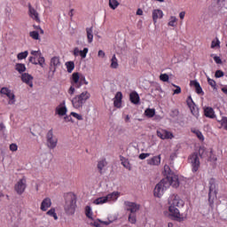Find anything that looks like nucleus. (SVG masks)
Wrapping results in <instances>:
<instances>
[{
  "instance_id": "nucleus-33",
  "label": "nucleus",
  "mask_w": 227,
  "mask_h": 227,
  "mask_svg": "<svg viewBox=\"0 0 227 227\" xmlns=\"http://www.w3.org/2000/svg\"><path fill=\"white\" fill-rule=\"evenodd\" d=\"M110 68H114V69L118 68V59H116V55H113L111 59Z\"/></svg>"
},
{
  "instance_id": "nucleus-21",
  "label": "nucleus",
  "mask_w": 227,
  "mask_h": 227,
  "mask_svg": "<svg viewBox=\"0 0 227 227\" xmlns=\"http://www.w3.org/2000/svg\"><path fill=\"white\" fill-rule=\"evenodd\" d=\"M162 17H164V12H162V10L155 9L153 11V20L154 24L157 23V20H159V19H162Z\"/></svg>"
},
{
  "instance_id": "nucleus-27",
  "label": "nucleus",
  "mask_w": 227,
  "mask_h": 227,
  "mask_svg": "<svg viewBox=\"0 0 227 227\" xmlns=\"http://www.w3.org/2000/svg\"><path fill=\"white\" fill-rule=\"evenodd\" d=\"M113 223V220H108V221H102V220H98L95 221L92 224L95 227H102V226H109Z\"/></svg>"
},
{
  "instance_id": "nucleus-38",
  "label": "nucleus",
  "mask_w": 227,
  "mask_h": 227,
  "mask_svg": "<svg viewBox=\"0 0 227 227\" xmlns=\"http://www.w3.org/2000/svg\"><path fill=\"white\" fill-rule=\"evenodd\" d=\"M192 132L195 134L200 141H205V137L203 136V133H201V131H200L199 129H192Z\"/></svg>"
},
{
  "instance_id": "nucleus-51",
  "label": "nucleus",
  "mask_w": 227,
  "mask_h": 227,
  "mask_svg": "<svg viewBox=\"0 0 227 227\" xmlns=\"http://www.w3.org/2000/svg\"><path fill=\"white\" fill-rule=\"evenodd\" d=\"M164 171L167 176H169V175H173V173H171V168H169V165L164 166Z\"/></svg>"
},
{
  "instance_id": "nucleus-59",
  "label": "nucleus",
  "mask_w": 227,
  "mask_h": 227,
  "mask_svg": "<svg viewBox=\"0 0 227 227\" xmlns=\"http://www.w3.org/2000/svg\"><path fill=\"white\" fill-rule=\"evenodd\" d=\"M149 155L150 153H142L139 154L138 159H140V160H145V159L148 158Z\"/></svg>"
},
{
  "instance_id": "nucleus-13",
  "label": "nucleus",
  "mask_w": 227,
  "mask_h": 227,
  "mask_svg": "<svg viewBox=\"0 0 227 227\" xmlns=\"http://www.w3.org/2000/svg\"><path fill=\"white\" fill-rule=\"evenodd\" d=\"M51 207H52V200L51 198L46 197L41 202L40 210H42V212H47Z\"/></svg>"
},
{
  "instance_id": "nucleus-37",
  "label": "nucleus",
  "mask_w": 227,
  "mask_h": 227,
  "mask_svg": "<svg viewBox=\"0 0 227 227\" xmlns=\"http://www.w3.org/2000/svg\"><path fill=\"white\" fill-rule=\"evenodd\" d=\"M145 116H147L148 118H153L155 116V109H152V108H147L145 111Z\"/></svg>"
},
{
  "instance_id": "nucleus-62",
  "label": "nucleus",
  "mask_w": 227,
  "mask_h": 227,
  "mask_svg": "<svg viewBox=\"0 0 227 227\" xmlns=\"http://www.w3.org/2000/svg\"><path fill=\"white\" fill-rule=\"evenodd\" d=\"M68 93L69 95H74V93H75V88L74 87V85L72 84V86L69 88L68 90Z\"/></svg>"
},
{
  "instance_id": "nucleus-45",
  "label": "nucleus",
  "mask_w": 227,
  "mask_h": 227,
  "mask_svg": "<svg viewBox=\"0 0 227 227\" xmlns=\"http://www.w3.org/2000/svg\"><path fill=\"white\" fill-rule=\"evenodd\" d=\"M207 83L209 84V86H211V88H213V90H217V83L214 79L207 77Z\"/></svg>"
},
{
  "instance_id": "nucleus-30",
  "label": "nucleus",
  "mask_w": 227,
  "mask_h": 227,
  "mask_svg": "<svg viewBox=\"0 0 227 227\" xmlns=\"http://www.w3.org/2000/svg\"><path fill=\"white\" fill-rule=\"evenodd\" d=\"M46 215H49L50 217H53L55 221H58V214L56 213V208L51 207L46 212Z\"/></svg>"
},
{
  "instance_id": "nucleus-55",
  "label": "nucleus",
  "mask_w": 227,
  "mask_h": 227,
  "mask_svg": "<svg viewBox=\"0 0 227 227\" xmlns=\"http://www.w3.org/2000/svg\"><path fill=\"white\" fill-rule=\"evenodd\" d=\"M215 77H216V79H219L221 77H224V72H223L221 70H217L215 74Z\"/></svg>"
},
{
  "instance_id": "nucleus-4",
  "label": "nucleus",
  "mask_w": 227,
  "mask_h": 227,
  "mask_svg": "<svg viewBox=\"0 0 227 227\" xmlns=\"http://www.w3.org/2000/svg\"><path fill=\"white\" fill-rule=\"evenodd\" d=\"M46 145L50 150H54L58 146V137L54 136V129H50L46 134Z\"/></svg>"
},
{
  "instance_id": "nucleus-7",
  "label": "nucleus",
  "mask_w": 227,
  "mask_h": 227,
  "mask_svg": "<svg viewBox=\"0 0 227 227\" xmlns=\"http://www.w3.org/2000/svg\"><path fill=\"white\" fill-rule=\"evenodd\" d=\"M188 160L192 166V173H197L198 169H200V156H198V153H192Z\"/></svg>"
},
{
  "instance_id": "nucleus-9",
  "label": "nucleus",
  "mask_w": 227,
  "mask_h": 227,
  "mask_svg": "<svg viewBox=\"0 0 227 227\" xmlns=\"http://www.w3.org/2000/svg\"><path fill=\"white\" fill-rule=\"evenodd\" d=\"M168 184H165L164 179L160 180L154 188V196L156 198H162L164 192L168 190Z\"/></svg>"
},
{
  "instance_id": "nucleus-29",
  "label": "nucleus",
  "mask_w": 227,
  "mask_h": 227,
  "mask_svg": "<svg viewBox=\"0 0 227 227\" xmlns=\"http://www.w3.org/2000/svg\"><path fill=\"white\" fill-rule=\"evenodd\" d=\"M65 65L68 74H72L75 68V63H74V61H67Z\"/></svg>"
},
{
  "instance_id": "nucleus-50",
  "label": "nucleus",
  "mask_w": 227,
  "mask_h": 227,
  "mask_svg": "<svg viewBox=\"0 0 227 227\" xmlns=\"http://www.w3.org/2000/svg\"><path fill=\"white\" fill-rule=\"evenodd\" d=\"M28 61L29 63H32V65H40L39 60L36 61V57H29Z\"/></svg>"
},
{
  "instance_id": "nucleus-25",
  "label": "nucleus",
  "mask_w": 227,
  "mask_h": 227,
  "mask_svg": "<svg viewBox=\"0 0 227 227\" xmlns=\"http://www.w3.org/2000/svg\"><path fill=\"white\" fill-rule=\"evenodd\" d=\"M81 81V75L79 74V73H73L72 76H71V84L73 86H79V82Z\"/></svg>"
},
{
  "instance_id": "nucleus-15",
  "label": "nucleus",
  "mask_w": 227,
  "mask_h": 227,
  "mask_svg": "<svg viewBox=\"0 0 227 227\" xmlns=\"http://www.w3.org/2000/svg\"><path fill=\"white\" fill-rule=\"evenodd\" d=\"M28 15L33 19V20H35V22H40V15L38 14V12L35 11L31 5V4H28Z\"/></svg>"
},
{
  "instance_id": "nucleus-60",
  "label": "nucleus",
  "mask_w": 227,
  "mask_h": 227,
  "mask_svg": "<svg viewBox=\"0 0 227 227\" xmlns=\"http://www.w3.org/2000/svg\"><path fill=\"white\" fill-rule=\"evenodd\" d=\"M211 155L209 156V160L215 162L217 160V157H215V155L213 154V151H210Z\"/></svg>"
},
{
  "instance_id": "nucleus-57",
  "label": "nucleus",
  "mask_w": 227,
  "mask_h": 227,
  "mask_svg": "<svg viewBox=\"0 0 227 227\" xmlns=\"http://www.w3.org/2000/svg\"><path fill=\"white\" fill-rule=\"evenodd\" d=\"M219 123H221L222 127L223 129L227 126V117H223L221 121H219Z\"/></svg>"
},
{
  "instance_id": "nucleus-63",
  "label": "nucleus",
  "mask_w": 227,
  "mask_h": 227,
  "mask_svg": "<svg viewBox=\"0 0 227 227\" xmlns=\"http://www.w3.org/2000/svg\"><path fill=\"white\" fill-rule=\"evenodd\" d=\"M80 53H81V51L79 50V48L74 49V56H79Z\"/></svg>"
},
{
  "instance_id": "nucleus-53",
  "label": "nucleus",
  "mask_w": 227,
  "mask_h": 227,
  "mask_svg": "<svg viewBox=\"0 0 227 227\" xmlns=\"http://www.w3.org/2000/svg\"><path fill=\"white\" fill-rule=\"evenodd\" d=\"M129 223H131V224H136L137 223L136 215H129Z\"/></svg>"
},
{
  "instance_id": "nucleus-26",
  "label": "nucleus",
  "mask_w": 227,
  "mask_h": 227,
  "mask_svg": "<svg viewBox=\"0 0 227 227\" xmlns=\"http://www.w3.org/2000/svg\"><path fill=\"white\" fill-rule=\"evenodd\" d=\"M120 198V192H113L112 193H109L106 196V202L107 201H116Z\"/></svg>"
},
{
  "instance_id": "nucleus-20",
  "label": "nucleus",
  "mask_w": 227,
  "mask_h": 227,
  "mask_svg": "<svg viewBox=\"0 0 227 227\" xmlns=\"http://www.w3.org/2000/svg\"><path fill=\"white\" fill-rule=\"evenodd\" d=\"M122 98H123V94H121V91H119L115 94V97L114 98V107H117L118 109H120V107H121V99Z\"/></svg>"
},
{
  "instance_id": "nucleus-16",
  "label": "nucleus",
  "mask_w": 227,
  "mask_h": 227,
  "mask_svg": "<svg viewBox=\"0 0 227 227\" xmlns=\"http://www.w3.org/2000/svg\"><path fill=\"white\" fill-rule=\"evenodd\" d=\"M50 65H51L50 70L52 72L53 74H56L57 67H59V65H61L59 57L51 58Z\"/></svg>"
},
{
  "instance_id": "nucleus-18",
  "label": "nucleus",
  "mask_w": 227,
  "mask_h": 227,
  "mask_svg": "<svg viewBox=\"0 0 227 227\" xmlns=\"http://www.w3.org/2000/svg\"><path fill=\"white\" fill-rule=\"evenodd\" d=\"M190 86H193V88H195L197 95H205V93L203 92V89L201 88V85H200V82L192 80L190 82Z\"/></svg>"
},
{
  "instance_id": "nucleus-36",
  "label": "nucleus",
  "mask_w": 227,
  "mask_h": 227,
  "mask_svg": "<svg viewBox=\"0 0 227 227\" xmlns=\"http://www.w3.org/2000/svg\"><path fill=\"white\" fill-rule=\"evenodd\" d=\"M27 56H29V51H25L18 53L17 59L20 61L22 59H26V58H27Z\"/></svg>"
},
{
  "instance_id": "nucleus-52",
  "label": "nucleus",
  "mask_w": 227,
  "mask_h": 227,
  "mask_svg": "<svg viewBox=\"0 0 227 227\" xmlns=\"http://www.w3.org/2000/svg\"><path fill=\"white\" fill-rule=\"evenodd\" d=\"M88 48H84L82 51H80V55L81 58H82V59H84V58H86L87 54H88Z\"/></svg>"
},
{
  "instance_id": "nucleus-11",
  "label": "nucleus",
  "mask_w": 227,
  "mask_h": 227,
  "mask_svg": "<svg viewBox=\"0 0 227 227\" xmlns=\"http://www.w3.org/2000/svg\"><path fill=\"white\" fill-rule=\"evenodd\" d=\"M67 113H68V108H67V103L64 100L55 108V114L67 116Z\"/></svg>"
},
{
  "instance_id": "nucleus-40",
  "label": "nucleus",
  "mask_w": 227,
  "mask_h": 227,
  "mask_svg": "<svg viewBox=\"0 0 227 227\" xmlns=\"http://www.w3.org/2000/svg\"><path fill=\"white\" fill-rule=\"evenodd\" d=\"M109 6L112 10H116L117 6H120L118 0H109Z\"/></svg>"
},
{
  "instance_id": "nucleus-44",
  "label": "nucleus",
  "mask_w": 227,
  "mask_h": 227,
  "mask_svg": "<svg viewBox=\"0 0 227 227\" xmlns=\"http://www.w3.org/2000/svg\"><path fill=\"white\" fill-rule=\"evenodd\" d=\"M215 47H221V41H219V38H215L211 43V49H215Z\"/></svg>"
},
{
  "instance_id": "nucleus-46",
  "label": "nucleus",
  "mask_w": 227,
  "mask_h": 227,
  "mask_svg": "<svg viewBox=\"0 0 227 227\" xmlns=\"http://www.w3.org/2000/svg\"><path fill=\"white\" fill-rule=\"evenodd\" d=\"M160 81H162L163 82H168L169 81V75H168V74H161L160 75Z\"/></svg>"
},
{
  "instance_id": "nucleus-35",
  "label": "nucleus",
  "mask_w": 227,
  "mask_h": 227,
  "mask_svg": "<svg viewBox=\"0 0 227 227\" xmlns=\"http://www.w3.org/2000/svg\"><path fill=\"white\" fill-rule=\"evenodd\" d=\"M94 205H104L107 203V199L106 197H99L93 201Z\"/></svg>"
},
{
  "instance_id": "nucleus-64",
  "label": "nucleus",
  "mask_w": 227,
  "mask_h": 227,
  "mask_svg": "<svg viewBox=\"0 0 227 227\" xmlns=\"http://www.w3.org/2000/svg\"><path fill=\"white\" fill-rule=\"evenodd\" d=\"M205 148H200V150H199V153H200V157H205Z\"/></svg>"
},
{
  "instance_id": "nucleus-12",
  "label": "nucleus",
  "mask_w": 227,
  "mask_h": 227,
  "mask_svg": "<svg viewBox=\"0 0 227 227\" xmlns=\"http://www.w3.org/2000/svg\"><path fill=\"white\" fill-rule=\"evenodd\" d=\"M30 54L32 55V57L39 59V65L42 68H43V67H45V58L43 57V55L42 54V51L40 50L31 51Z\"/></svg>"
},
{
  "instance_id": "nucleus-22",
  "label": "nucleus",
  "mask_w": 227,
  "mask_h": 227,
  "mask_svg": "<svg viewBox=\"0 0 227 227\" xmlns=\"http://www.w3.org/2000/svg\"><path fill=\"white\" fill-rule=\"evenodd\" d=\"M128 210L131 212V214H136L141 208L139 204H136L135 202H127Z\"/></svg>"
},
{
  "instance_id": "nucleus-54",
  "label": "nucleus",
  "mask_w": 227,
  "mask_h": 227,
  "mask_svg": "<svg viewBox=\"0 0 227 227\" xmlns=\"http://www.w3.org/2000/svg\"><path fill=\"white\" fill-rule=\"evenodd\" d=\"M71 116H74V118H76V120H79V121H82V115L75 113V112H72L71 113Z\"/></svg>"
},
{
  "instance_id": "nucleus-49",
  "label": "nucleus",
  "mask_w": 227,
  "mask_h": 227,
  "mask_svg": "<svg viewBox=\"0 0 227 227\" xmlns=\"http://www.w3.org/2000/svg\"><path fill=\"white\" fill-rule=\"evenodd\" d=\"M172 86L176 88V90H174V95H180V93H182V88H180V86H177L176 84H172Z\"/></svg>"
},
{
  "instance_id": "nucleus-42",
  "label": "nucleus",
  "mask_w": 227,
  "mask_h": 227,
  "mask_svg": "<svg viewBox=\"0 0 227 227\" xmlns=\"http://www.w3.org/2000/svg\"><path fill=\"white\" fill-rule=\"evenodd\" d=\"M178 19H176L175 16H171L169 18V21L168 23V26H170V27H175V26H176V22H177Z\"/></svg>"
},
{
  "instance_id": "nucleus-8",
  "label": "nucleus",
  "mask_w": 227,
  "mask_h": 227,
  "mask_svg": "<svg viewBox=\"0 0 227 227\" xmlns=\"http://www.w3.org/2000/svg\"><path fill=\"white\" fill-rule=\"evenodd\" d=\"M27 188V181L26 180V177L20 179L14 185V191L19 194V196H22V194L26 192Z\"/></svg>"
},
{
  "instance_id": "nucleus-24",
  "label": "nucleus",
  "mask_w": 227,
  "mask_h": 227,
  "mask_svg": "<svg viewBox=\"0 0 227 227\" xmlns=\"http://www.w3.org/2000/svg\"><path fill=\"white\" fill-rule=\"evenodd\" d=\"M129 100L131 104H135V106H137L140 102L139 94H137L136 91H133L129 94Z\"/></svg>"
},
{
  "instance_id": "nucleus-1",
  "label": "nucleus",
  "mask_w": 227,
  "mask_h": 227,
  "mask_svg": "<svg viewBox=\"0 0 227 227\" xmlns=\"http://www.w3.org/2000/svg\"><path fill=\"white\" fill-rule=\"evenodd\" d=\"M168 205L170 217H173V219H175V221H177L178 223L185 221L184 215L181 214L180 210L178 209L181 207H184V205H185V202H184V200H182L180 196H178V194H171L168 199Z\"/></svg>"
},
{
  "instance_id": "nucleus-3",
  "label": "nucleus",
  "mask_w": 227,
  "mask_h": 227,
  "mask_svg": "<svg viewBox=\"0 0 227 227\" xmlns=\"http://www.w3.org/2000/svg\"><path fill=\"white\" fill-rule=\"evenodd\" d=\"M90 97H91V94H90L88 90L82 92L80 95H76L71 100L73 107L74 109H82L84 104H86V102L90 100Z\"/></svg>"
},
{
  "instance_id": "nucleus-23",
  "label": "nucleus",
  "mask_w": 227,
  "mask_h": 227,
  "mask_svg": "<svg viewBox=\"0 0 227 227\" xmlns=\"http://www.w3.org/2000/svg\"><path fill=\"white\" fill-rule=\"evenodd\" d=\"M204 116H206V118H211V119L215 118V112L214 111V108L210 106L205 107Z\"/></svg>"
},
{
  "instance_id": "nucleus-58",
  "label": "nucleus",
  "mask_w": 227,
  "mask_h": 227,
  "mask_svg": "<svg viewBox=\"0 0 227 227\" xmlns=\"http://www.w3.org/2000/svg\"><path fill=\"white\" fill-rule=\"evenodd\" d=\"M10 150L11 152H17L19 150V146L17 145V144H11Z\"/></svg>"
},
{
  "instance_id": "nucleus-14",
  "label": "nucleus",
  "mask_w": 227,
  "mask_h": 227,
  "mask_svg": "<svg viewBox=\"0 0 227 227\" xmlns=\"http://www.w3.org/2000/svg\"><path fill=\"white\" fill-rule=\"evenodd\" d=\"M157 136L160 139H173V133L166 130V129H158Z\"/></svg>"
},
{
  "instance_id": "nucleus-41",
  "label": "nucleus",
  "mask_w": 227,
  "mask_h": 227,
  "mask_svg": "<svg viewBox=\"0 0 227 227\" xmlns=\"http://www.w3.org/2000/svg\"><path fill=\"white\" fill-rule=\"evenodd\" d=\"M29 36L33 40H40V33H38V31H31V32H29Z\"/></svg>"
},
{
  "instance_id": "nucleus-48",
  "label": "nucleus",
  "mask_w": 227,
  "mask_h": 227,
  "mask_svg": "<svg viewBox=\"0 0 227 227\" xmlns=\"http://www.w3.org/2000/svg\"><path fill=\"white\" fill-rule=\"evenodd\" d=\"M188 107H192V106H195L196 104L192 100V97L189 96L186 100Z\"/></svg>"
},
{
  "instance_id": "nucleus-32",
  "label": "nucleus",
  "mask_w": 227,
  "mask_h": 227,
  "mask_svg": "<svg viewBox=\"0 0 227 227\" xmlns=\"http://www.w3.org/2000/svg\"><path fill=\"white\" fill-rule=\"evenodd\" d=\"M190 111H191L192 114H193L195 116V118H199L200 109L198 108V106L196 105L190 106Z\"/></svg>"
},
{
  "instance_id": "nucleus-34",
  "label": "nucleus",
  "mask_w": 227,
  "mask_h": 227,
  "mask_svg": "<svg viewBox=\"0 0 227 227\" xmlns=\"http://www.w3.org/2000/svg\"><path fill=\"white\" fill-rule=\"evenodd\" d=\"M105 166H107V161H106V160H101L98 162V169L100 175H102V170L104 169Z\"/></svg>"
},
{
  "instance_id": "nucleus-47",
  "label": "nucleus",
  "mask_w": 227,
  "mask_h": 227,
  "mask_svg": "<svg viewBox=\"0 0 227 227\" xmlns=\"http://www.w3.org/2000/svg\"><path fill=\"white\" fill-rule=\"evenodd\" d=\"M121 164L126 168V169H130V163L129 162V160L127 159H121Z\"/></svg>"
},
{
  "instance_id": "nucleus-5",
  "label": "nucleus",
  "mask_w": 227,
  "mask_h": 227,
  "mask_svg": "<svg viewBox=\"0 0 227 227\" xmlns=\"http://www.w3.org/2000/svg\"><path fill=\"white\" fill-rule=\"evenodd\" d=\"M0 94L2 97H7L9 98L8 105L9 106H14V104L17 102V99H15V93L13 90H10L8 87H3L0 90Z\"/></svg>"
},
{
  "instance_id": "nucleus-43",
  "label": "nucleus",
  "mask_w": 227,
  "mask_h": 227,
  "mask_svg": "<svg viewBox=\"0 0 227 227\" xmlns=\"http://www.w3.org/2000/svg\"><path fill=\"white\" fill-rule=\"evenodd\" d=\"M82 84H85L86 86H88L89 82H88V81H86V76L82 74L80 76V82L77 85V88H80L81 86H82Z\"/></svg>"
},
{
  "instance_id": "nucleus-17",
  "label": "nucleus",
  "mask_w": 227,
  "mask_h": 227,
  "mask_svg": "<svg viewBox=\"0 0 227 227\" xmlns=\"http://www.w3.org/2000/svg\"><path fill=\"white\" fill-rule=\"evenodd\" d=\"M21 81L27 84L30 88H33V75L25 73L21 74Z\"/></svg>"
},
{
  "instance_id": "nucleus-6",
  "label": "nucleus",
  "mask_w": 227,
  "mask_h": 227,
  "mask_svg": "<svg viewBox=\"0 0 227 227\" xmlns=\"http://www.w3.org/2000/svg\"><path fill=\"white\" fill-rule=\"evenodd\" d=\"M163 182L168 184V189H169V187L171 186H173L175 189L180 186V181L178 180V176L175 174L167 176L165 178H163Z\"/></svg>"
},
{
  "instance_id": "nucleus-39",
  "label": "nucleus",
  "mask_w": 227,
  "mask_h": 227,
  "mask_svg": "<svg viewBox=\"0 0 227 227\" xmlns=\"http://www.w3.org/2000/svg\"><path fill=\"white\" fill-rule=\"evenodd\" d=\"M85 215L89 219H93V212L91 211V207H85Z\"/></svg>"
},
{
  "instance_id": "nucleus-61",
  "label": "nucleus",
  "mask_w": 227,
  "mask_h": 227,
  "mask_svg": "<svg viewBox=\"0 0 227 227\" xmlns=\"http://www.w3.org/2000/svg\"><path fill=\"white\" fill-rule=\"evenodd\" d=\"M98 58L104 59V58H106V52L102 50H99L98 52Z\"/></svg>"
},
{
  "instance_id": "nucleus-19",
  "label": "nucleus",
  "mask_w": 227,
  "mask_h": 227,
  "mask_svg": "<svg viewBox=\"0 0 227 227\" xmlns=\"http://www.w3.org/2000/svg\"><path fill=\"white\" fill-rule=\"evenodd\" d=\"M160 154L153 156V158L147 159L146 162L148 166H160Z\"/></svg>"
},
{
  "instance_id": "nucleus-2",
  "label": "nucleus",
  "mask_w": 227,
  "mask_h": 227,
  "mask_svg": "<svg viewBox=\"0 0 227 227\" xmlns=\"http://www.w3.org/2000/svg\"><path fill=\"white\" fill-rule=\"evenodd\" d=\"M66 204L64 210L67 215H74L77 208V197L74 193H67L65 196Z\"/></svg>"
},
{
  "instance_id": "nucleus-31",
  "label": "nucleus",
  "mask_w": 227,
  "mask_h": 227,
  "mask_svg": "<svg viewBox=\"0 0 227 227\" xmlns=\"http://www.w3.org/2000/svg\"><path fill=\"white\" fill-rule=\"evenodd\" d=\"M15 70L19 72V74H24L26 71V65L22 63H18L15 65Z\"/></svg>"
},
{
  "instance_id": "nucleus-10",
  "label": "nucleus",
  "mask_w": 227,
  "mask_h": 227,
  "mask_svg": "<svg viewBox=\"0 0 227 227\" xmlns=\"http://www.w3.org/2000/svg\"><path fill=\"white\" fill-rule=\"evenodd\" d=\"M217 196V190H215V179L211 178L209 180V192H208V201L210 205H214V198Z\"/></svg>"
},
{
  "instance_id": "nucleus-28",
  "label": "nucleus",
  "mask_w": 227,
  "mask_h": 227,
  "mask_svg": "<svg viewBox=\"0 0 227 227\" xmlns=\"http://www.w3.org/2000/svg\"><path fill=\"white\" fill-rule=\"evenodd\" d=\"M88 43H93V27L86 28Z\"/></svg>"
},
{
  "instance_id": "nucleus-56",
  "label": "nucleus",
  "mask_w": 227,
  "mask_h": 227,
  "mask_svg": "<svg viewBox=\"0 0 227 227\" xmlns=\"http://www.w3.org/2000/svg\"><path fill=\"white\" fill-rule=\"evenodd\" d=\"M213 59H214L215 63H216V65L223 64V60L221 59V57H219V56H214Z\"/></svg>"
}]
</instances>
